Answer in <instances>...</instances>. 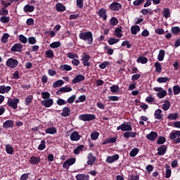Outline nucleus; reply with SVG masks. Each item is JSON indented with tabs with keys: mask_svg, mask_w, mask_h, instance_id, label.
<instances>
[{
	"mask_svg": "<svg viewBox=\"0 0 180 180\" xmlns=\"http://www.w3.org/2000/svg\"><path fill=\"white\" fill-rule=\"evenodd\" d=\"M46 134H56L57 133V129L54 127L47 128L45 130Z\"/></svg>",
	"mask_w": 180,
	"mask_h": 180,
	"instance_id": "cd10ccee",
	"label": "nucleus"
},
{
	"mask_svg": "<svg viewBox=\"0 0 180 180\" xmlns=\"http://www.w3.org/2000/svg\"><path fill=\"white\" fill-rule=\"evenodd\" d=\"M124 137L125 139H129V137H136V133L135 132H130V131H127L124 134Z\"/></svg>",
	"mask_w": 180,
	"mask_h": 180,
	"instance_id": "a18cd8bd",
	"label": "nucleus"
},
{
	"mask_svg": "<svg viewBox=\"0 0 180 180\" xmlns=\"http://www.w3.org/2000/svg\"><path fill=\"white\" fill-rule=\"evenodd\" d=\"M41 96L43 98V99L46 100V99H50V93H49L48 91H44L41 93Z\"/></svg>",
	"mask_w": 180,
	"mask_h": 180,
	"instance_id": "052dcab7",
	"label": "nucleus"
},
{
	"mask_svg": "<svg viewBox=\"0 0 180 180\" xmlns=\"http://www.w3.org/2000/svg\"><path fill=\"white\" fill-rule=\"evenodd\" d=\"M41 161V159L40 158V157L32 156L30 158L29 162L30 164H32V165H36L39 164Z\"/></svg>",
	"mask_w": 180,
	"mask_h": 180,
	"instance_id": "a211bd4d",
	"label": "nucleus"
},
{
	"mask_svg": "<svg viewBox=\"0 0 180 180\" xmlns=\"http://www.w3.org/2000/svg\"><path fill=\"white\" fill-rule=\"evenodd\" d=\"M76 159L75 158H71L68 159L63 164V167L65 169H68L71 165H74V163L75 162Z\"/></svg>",
	"mask_w": 180,
	"mask_h": 180,
	"instance_id": "423d86ee",
	"label": "nucleus"
},
{
	"mask_svg": "<svg viewBox=\"0 0 180 180\" xmlns=\"http://www.w3.org/2000/svg\"><path fill=\"white\" fill-rule=\"evenodd\" d=\"M140 32V27L139 25H134L131 27V32L133 34H137Z\"/></svg>",
	"mask_w": 180,
	"mask_h": 180,
	"instance_id": "e433bc0d",
	"label": "nucleus"
},
{
	"mask_svg": "<svg viewBox=\"0 0 180 180\" xmlns=\"http://www.w3.org/2000/svg\"><path fill=\"white\" fill-rule=\"evenodd\" d=\"M155 119H157V120H161L162 117H164V115L162 114V110L161 109H158L155 111L154 113Z\"/></svg>",
	"mask_w": 180,
	"mask_h": 180,
	"instance_id": "aec40b11",
	"label": "nucleus"
},
{
	"mask_svg": "<svg viewBox=\"0 0 180 180\" xmlns=\"http://www.w3.org/2000/svg\"><path fill=\"white\" fill-rule=\"evenodd\" d=\"M70 140L72 141H79L81 140V135L77 131H73L70 135Z\"/></svg>",
	"mask_w": 180,
	"mask_h": 180,
	"instance_id": "9b49d317",
	"label": "nucleus"
},
{
	"mask_svg": "<svg viewBox=\"0 0 180 180\" xmlns=\"http://www.w3.org/2000/svg\"><path fill=\"white\" fill-rule=\"evenodd\" d=\"M60 69L62 71H71L72 68L70 65H61Z\"/></svg>",
	"mask_w": 180,
	"mask_h": 180,
	"instance_id": "37998d69",
	"label": "nucleus"
},
{
	"mask_svg": "<svg viewBox=\"0 0 180 180\" xmlns=\"http://www.w3.org/2000/svg\"><path fill=\"white\" fill-rule=\"evenodd\" d=\"M71 115V110H70V108L65 107L63 109V112L61 113V116H63V117H67L68 116H70Z\"/></svg>",
	"mask_w": 180,
	"mask_h": 180,
	"instance_id": "393cba45",
	"label": "nucleus"
},
{
	"mask_svg": "<svg viewBox=\"0 0 180 180\" xmlns=\"http://www.w3.org/2000/svg\"><path fill=\"white\" fill-rule=\"evenodd\" d=\"M167 81H169V78L168 77H158L157 79V82H159V84H164L167 82Z\"/></svg>",
	"mask_w": 180,
	"mask_h": 180,
	"instance_id": "864d4df0",
	"label": "nucleus"
},
{
	"mask_svg": "<svg viewBox=\"0 0 180 180\" xmlns=\"http://www.w3.org/2000/svg\"><path fill=\"white\" fill-rule=\"evenodd\" d=\"M72 91V88L68 87L67 86L61 87L58 91L57 94H59V92L65 93V92H71Z\"/></svg>",
	"mask_w": 180,
	"mask_h": 180,
	"instance_id": "473e14b6",
	"label": "nucleus"
},
{
	"mask_svg": "<svg viewBox=\"0 0 180 180\" xmlns=\"http://www.w3.org/2000/svg\"><path fill=\"white\" fill-rule=\"evenodd\" d=\"M180 131L170 133V140H174V143H180Z\"/></svg>",
	"mask_w": 180,
	"mask_h": 180,
	"instance_id": "6e6552de",
	"label": "nucleus"
},
{
	"mask_svg": "<svg viewBox=\"0 0 180 180\" xmlns=\"http://www.w3.org/2000/svg\"><path fill=\"white\" fill-rule=\"evenodd\" d=\"M98 137H99V132L98 131L91 132V140H98Z\"/></svg>",
	"mask_w": 180,
	"mask_h": 180,
	"instance_id": "6e6d98bb",
	"label": "nucleus"
},
{
	"mask_svg": "<svg viewBox=\"0 0 180 180\" xmlns=\"http://www.w3.org/2000/svg\"><path fill=\"white\" fill-rule=\"evenodd\" d=\"M153 90L158 92L156 95L159 99H162L167 96V91L163 90L162 87H155Z\"/></svg>",
	"mask_w": 180,
	"mask_h": 180,
	"instance_id": "7ed1b4c3",
	"label": "nucleus"
},
{
	"mask_svg": "<svg viewBox=\"0 0 180 180\" xmlns=\"http://www.w3.org/2000/svg\"><path fill=\"white\" fill-rule=\"evenodd\" d=\"M162 16L165 19H168L169 18H171V12H169V8H165L162 11Z\"/></svg>",
	"mask_w": 180,
	"mask_h": 180,
	"instance_id": "bb28decb",
	"label": "nucleus"
},
{
	"mask_svg": "<svg viewBox=\"0 0 180 180\" xmlns=\"http://www.w3.org/2000/svg\"><path fill=\"white\" fill-rule=\"evenodd\" d=\"M120 40V39L116 38H109L108 43L110 46H113V44H116V43H119Z\"/></svg>",
	"mask_w": 180,
	"mask_h": 180,
	"instance_id": "ea45409f",
	"label": "nucleus"
},
{
	"mask_svg": "<svg viewBox=\"0 0 180 180\" xmlns=\"http://www.w3.org/2000/svg\"><path fill=\"white\" fill-rule=\"evenodd\" d=\"M19 64V62L16 59L9 58L6 61L7 67H10V68H16Z\"/></svg>",
	"mask_w": 180,
	"mask_h": 180,
	"instance_id": "0eeeda50",
	"label": "nucleus"
},
{
	"mask_svg": "<svg viewBox=\"0 0 180 180\" xmlns=\"http://www.w3.org/2000/svg\"><path fill=\"white\" fill-rule=\"evenodd\" d=\"M79 38L85 41L87 44L91 45L94 44V35L91 31L81 32L79 34Z\"/></svg>",
	"mask_w": 180,
	"mask_h": 180,
	"instance_id": "f257e3e1",
	"label": "nucleus"
},
{
	"mask_svg": "<svg viewBox=\"0 0 180 180\" xmlns=\"http://www.w3.org/2000/svg\"><path fill=\"white\" fill-rule=\"evenodd\" d=\"M13 120H6L4 124H3V127L4 129H9L11 127H13Z\"/></svg>",
	"mask_w": 180,
	"mask_h": 180,
	"instance_id": "a878e982",
	"label": "nucleus"
},
{
	"mask_svg": "<svg viewBox=\"0 0 180 180\" xmlns=\"http://www.w3.org/2000/svg\"><path fill=\"white\" fill-rule=\"evenodd\" d=\"M11 89H12V87H11V86L1 85L0 94H8L11 91Z\"/></svg>",
	"mask_w": 180,
	"mask_h": 180,
	"instance_id": "f3484780",
	"label": "nucleus"
},
{
	"mask_svg": "<svg viewBox=\"0 0 180 180\" xmlns=\"http://www.w3.org/2000/svg\"><path fill=\"white\" fill-rule=\"evenodd\" d=\"M117 23H119V20H117L116 18H112L110 19V25H112V26H116Z\"/></svg>",
	"mask_w": 180,
	"mask_h": 180,
	"instance_id": "774afa93",
	"label": "nucleus"
},
{
	"mask_svg": "<svg viewBox=\"0 0 180 180\" xmlns=\"http://www.w3.org/2000/svg\"><path fill=\"white\" fill-rule=\"evenodd\" d=\"M60 46H61V43H60V41H55L50 44V47H51V49H58Z\"/></svg>",
	"mask_w": 180,
	"mask_h": 180,
	"instance_id": "13d9d810",
	"label": "nucleus"
},
{
	"mask_svg": "<svg viewBox=\"0 0 180 180\" xmlns=\"http://www.w3.org/2000/svg\"><path fill=\"white\" fill-rule=\"evenodd\" d=\"M158 137V134L155 131H151L148 135H146V139L149 141H155V139Z\"/></svg>",
	"mask_w": 180,
	"mask_h": 180,
	"instance_id": "4468645a",
	"label": "nucleus"
},
{
	"mask_svg": "<svg viewBox=\"0 0 180 180\" xmlns=\"http://www.w3.org/2000/svg\"><path fill=\"white\" fill-rule=\"evenodd\" d=\"M117 130H122V131H131L133 128L131 127V125H130V123L127 122L118 126Z\"/></svg>",
	"mask_w": 180,
	"mask_h": 180,
	"instance_id": "20e7f679",
	"label": "nucleus"
},
{
	"mask_svg": "<svg viewBox=\"0 0 180 180\" xmlns=\"http://www.w3.org/2000/svg\"><path fill=\"white\" fill-rule=\"evenodd\" d=\"M165 57V51L160 50L159 53L158 55V61H164V58Z\"/></svg>",
	"mask_w": 180,
	"mask_h": 180,
	"instance_id": "2f4dec72",
	"label": "nucleus"
},
{
	"mask_svg": "<svg viewBox=\"0 0 180 180\" xmlns=\"http://www.w3.org/2000/svg\"><path fill=\"white\" fill-rule=\"evenodd\" d=\"M139 154V148H133L129 153L130 157H136Z\"/></svg>",
	"mask_w": 180,
	"mask_h": 180,
	"instance_id": "603ef678",
	"label": "nucleus"
},
{
	"mask_svg": "<svg viewBox=\"0 0 180 180\" xmlns=\"http://www.w3.org/2000/svg\"><path fill=\"white\" fill-rule=\"evenodd\" d=\"M117 160H119V155L115 154L112 156L107 157L105 162H108V164H112V162L117 161Z\"/></svg>",
	"mask_w": 180,
	"mask_h": 180,
	"instance_id": "ddd939ff",
	"label": "nucleus"
},
{
	"mask_svg": "<svg viewBox=\"0 0 180 180\" xmlns=\"http://www.w3.org/2000/svg\"><path fill=\"white\" fill-rule=\"evenodd\" d=\"M178 112H175V113H170L167 119L169 120H176L178 119Z\"/></svg>",
	"mask_w": 180,
	"mask_h": 180,
	"instance_id": "a19ab883",
	"label": "nucleus"
},
{
	"mask_svg": "<svg viewBox=\"0 0 180 180\" xmlns=\"http://www.w3.org/2000/svg\"><path fill=\"white\" fill-rule=\"evenodd\" d=\"M34 11V7L27 4L24 6V12H33Z\"/></svg>",
	"mask_w": 180,
	"mask_h": 180,
	"instance_id": "79ce46f5",
	"label": "nucleus"
},
{
	"mask_svg": "<svg viewBox=\"0 0 180 180\" xmlns=\"http://www.w3.org/2000/svg\"><path fill=\"white\" fill-rule=\"evenodd\" d=\"M67 57L70 60H74L75 58H78V55L73 52H69L67 53Z\"/></svg>",
	"mask_w": 180,
	"mask_h": 180,
	"instance_id": "49530a36",
	"label": "nucleus"
},
{
	"mask_svg": "<svg viewBox=\"0 0 180 180\" xmlns=\"http://www.w3.org/2000/svg\"><path fill=\"white\" fill-rule=\"evenodd\" d=\"M85 79V76L82 75H78L75 77V78L72 80V84H78V82H81Z\"/></svg>",
	"mask_w": 180,
	"mask_h": 180,
	"instance_id": "4be33fe9",
	"label": "nucleus"
},
{
	"mask_svg": "<svg viewBox=\"0 0 180 180\" xmlns=\"http://www.w3.org/2000/svg\"><path fill=\"white\" fill-rule=\"evenodd\" d=\"M154 67L155 68V72H161L162 71V66H161V63L160 62H156L154 64Z\"/></svg>",
	"mask_w": 180,
	"mask_h": 180,
	"instance_id": "4c0bfd02",
	"label": "nucleus"
},
{
	"mask_svg": "<svg viewBox=\"0 0 180 180\" xmlns=\"http://www.w3.org/2000/svg\"><path fill=\"white\" fill-rule=\"evenodd\" d=\"M10 18L9 17H6V16H3L0 18V22L1 23H8L10 20Z\"/></svg>",
	"mask_w": 180,
	"mask_h": 180,
	"instance_id": "e2e57ef3",
	"label": "nucleus"
},
{
	"mask_svg": "<svg viewBox=\"0 0 180 180\" xmlns=\"http://www.w3.org/2000/svg\"><path fill=\"white\" fill-rule=\"evenodd\" d=\"M86 101V96L85 95H82L79 97L78 100L75 101V103H79V102H85Z\"/></svg>",
	"mask_w": 180,
	"mask_h": 180,
	"instance_id": "4d7b16f0",
	"label": "nucleus"
},
{
	"mask_svg": "<svg viewBox=\"0 0 180 180\" xmlns=\"http://www.w3.org/2000/svg\"><path fill=\"white\" fill-rule=\"evenodd\" d=\"M46 58H53L54 52L52 50H48L45 53Z\"/></svg>",
	"mask_w": 180,
	"mask_h": 180,
	"instance_id": "de8ad7c7",
	"label": "nucleus"
},
{
	"mask_svg": "<svg viewBox=\"0 0 180 180\" xmlns=\"http://www.w3.org/2000/svg\"><path fill=\"white\" fill-rule=\"evenodd\" d=\"M18 39L20 43H22L23 44H26V43H27V38L25 37L23 34H20Z\"/></svg>",
	"mask_w": 180,
	"mask_h": 180,
	"instance_id": "3c124183",
	"label": "nucleus"
},
{
	"mask_svg": "<svg viewBox=\"0 0 180 180\" xmlns=\"http://www.w3.org/2000/svg\"><path fill=\"white\" fill-rule=\"evenodd\" d=\"M110 9L113 12H119L122 9V5L120 3L114 1L110 5Z\"/></svg>",
	"mask_w": 180,
	"mask_h": 180,
	"instance_id": "1a4fd4ad",
	"label": "nucleus"
},
{
	"mask_svg": "<svg viewBox=\"0 0 180 180\" xmlns=\"http://www.w3.org/2000/svg\"><path fill=\"white\" fill-rule=\"evenodd\" d=\"M22 49H23V46H22L21 44H15L11 48V51L20 53Z\"/></svg>",
	"mask_w": 180,
	"mask_h": 180,
	"instance_id": "6ab92c4d",
	"label": "nucleus"
},
{
	"mask_svg": "<svg viewBox=\"0 0 180 180\" xmlns=\"http://www.w3.org/2000/svg\"><path fill=\"white\" fill-rule=\"evenodd\" d=\"M8 39H9V34H3V36L1 37V43H3V44H6V43H8Z\"/></svg>",
	"mask_w": 180,
	"mask_h": 180,
	"instance_id": "c9c22d12",
	"label": "nucleus"
},
{
	"mask_svg": "<svg viewBox=\"0 0 180 180\" xmlns=\"http://www.w3.org/2000/svg\"><path fill=\"white\" fill-rule=\"evenodd\" d=\"M115 34L117 37L120 38L123 37V33H122V27H118L115 30Z\"/></svg>",
	"mask_w": 180,
	"mask_h": 180,
	"instance_id": "7c9ffc66",
	"label": "nucleus"
},
{
	"mask_svg": "<svg viewBox=\"0 0 180 180\" xmlns=\"http://www.w3.org/2000/svg\"><path fill=\"white\" fill-rule=\"evenodd\" d=\"M77 180H89V175L79 174L75 176Z\"/></svg>",
	"mask_w": 180,
	"mask_h": 180,
	"instance_id": "b1692460",
	"label": "nucleus"
},
{
	"mask_svg": "<svg viewBox=\"0 0 180 180\" xmlns=\"http://www.w3.org/2000/svg\"><path fill=\"white\" fill-rule=\"evenodd\" d=\"M109 64H110V63L108 61H104L99 65V68H101V70H105V68H106V67H108Z\"/></svg>",
	"mask_w": 180,
	"mask_h": 180,
	"instance_id": "bf43d9fd",
	"label": "nucleus"
},
{
	"mask_svg": "<svg viewBox=\"0 0 180 180\" xmlns=\"http://www.w3.org/2000/svg\"><path fill=\"white\" fill-rule=\"evenodd\" d=\"M84 145H79L73 151L74 154H75V155H78V154H79V153H81V151H82V150H84Z\"/></svg>",
	"mask_w": 180,
	"mask_h": 180,
	"instance_id": "58836bf2",
	"label": "nucleus"
},
{
	"mask_svg": "<svg viewBox=\"0 0 180 180\" xmlns=\"http://www.w3.org/2000/svg\"><path fill=\"white\" fill-rule=\"evenodd\" d=\"M44 148H46V141L42 140V141H41V143L38 146V150L39 151H43V150H44Z\"/></svg>",
	"mask_w": 180,
	"mask_h": 180,
	"instance_id": "8fccbe9b",
	"label": "nucleus"
},
{
	"mask_svg": "<svg viewBox=\"0 0 180 180\" xmlns=\"http://www.w3.org/2000/svg\"><path fill=\"white\" fill-rule=\"evenodd\" d=\"M56 102H57L58 105H59V106H63L64 105H67V101H65V100H64L63 98L58 99V101Z\"/></svg>",
	"mask_w": 180,
	"mask_h": 180,
	"instance_id": "69168bd1",
	"label": "nucleus"
},
{
	"mask_svg": "<svg viewBox=\"0 0 180 180\" xmlns=\"http://www.w3.org/2000/svg\"><path fill=\"white\" fill-rule=\"evenodd\" d=\"M87 164L88 165H94L95 161H96V158L92 155V153H89L87 156Z\"/></svg>",
	"mask_w": 180,
	"mask_h": 180,
	"instance_id": "2eb2a0df",
	"label": "nucleus"
},
{
	"mask_svg": "<svg viewBox=\"0 0 180 180\" xmlns=\"http://www.w3.org/2000/svg\"><path fill=\"white\" fill-rule=\"evenodd\" d=\"M110 91L113 94H116V92H119V86H117V85L111 86Z\"/></svg>",
	"mask_w": 180,
	"mask_h": 180,
	"instance_id": "680f3d73",
	"label": "nucleus"
},
{
	"mask_svg": "<svg viewBox=\"0 0 180 180\" xmlns=\"http://www.w3.org/2000/svg\"><path fill=\"white\" fill-rule=\"evenodd\" d=\"M98 15L100 18L103 19V20H106V19H108V15H106V9L100 8L98 11Z\"/></svg>",
	"mask_w": 180,
	"mask_h": 180,
	"instance_id": "dca6fc26",
	"label": "nucleus"
},
{
	"mask_svg": "<svg viewBox=\"0 0 180 180\" xmlns=\"http://www.w3.org/2000/svg\"><path fill=\"white\" fill-rule=\"evenodd\" d=\"M28 43L29 44H36V43H37V41L36 40V38H34V37H30L28 38Z\"/></svg>",
	"mask_w": 180,
	"mask_h": 180,
	"instance_id": "0e129e2a",
	"label": "nucleus"
},
{
	"mask_svg": "<svg viewBox=\"0 0 180 180\" xmlns=\"http://www.w3.org/2000/svg\"><path fill=\"white\" fill-rule=\"evenodd\" d=\"M169 108H171V102H169L168 100H165L162 105V110L167 112V110H169Z\"/></svg>",
	"mask_w": 180,
	"mask_h": 180,
	"instance_id": "412c9836",
	"label": "nucleus"
},
{
	"mask_svg": "<svg viewBox=\"0 0 180 180\" xmlns=\"http://www.w3.org/2000/svg\"><path fill=\"white\" fill-rule=\"evenodd\" d=\"M141 13L143 15H153V10L150 8H143L141 11Z\"/></svg>",
	"mask_w": 180,
	"mask_h": 180,
	"instance_id": "09e8293b",
	"label": "nucleus"
},
{
	"mask_svg": "<svg viewBox=\"0 0 180 180\" xmlns=\"http://www.w3.org/2000/svg\"><path fill=\"white\" fill-rule=\"evenodd\" d=\"M180 32V28L179 27H172V32L173 34H178Z\"/></svg>",
	"mask_w": 180,
	"mask_h": 180,
	"instance_id": "338daca9",
	"label": "nucleus"
},
{
	"mask_svg": "<svg viewBox=\"0 0 180 180\" xmlns=\"http://www.w3.org/2000/svg\"><path fill=\"white\" fill-rule=\"evenodd\" d=\"M63 85H64V81L62 79L57 80L53 84V88H59L63 86Z\"/></svg>",
	"mask_w": 180,
	"mask_h": 180,
	"instance_id": "72a5a7b5",
	"label": "nucleus"
},
{
	"mask_svg": "<svg viewBox=\"0 0 180 180\" xmlns=\"http://www.w3.org/2000/svg\"><path fill=\"white\" fill-rule=\"evenodd\" d=\"M173 94H174V95H179V94H180L179 85H176V86H173Z\"/></svg>",
	"mask_w": 180,
	"mask_h": 180,
	"instance_id": "5fc2aeb1",
	"label": "nucleus"
},
{
	"mask_svg": "<svg viewBox=\"0 0 180 180\" xmlns=\"http://www.w3.org/2000/svg\"><path fill=\"white\" fill-rule=\"evenodd\" d=\"M136 63L141 64H147V63H148V59H147V58H146L145 56H139L136 59Z\"/></svg>",
	"mask_w": 180,
	"mask_h": 180,
	"instance_id": "c85d7f7f",
	"label": "nucleus"
},
{
	"mask_svg": "<svg viewBox=\"0 0 180 180\" xmlns=\"http://www.w3.org/2000/svg\"><path fill=\"white\" fill-rule=\"evenodd\" d=\"M90 60L91 56L89 55L84 54L82 58L83 65H84V67H89V65H91V63H89Z\"/></svg>",
	"mask_w": 180,
	"mask_h": 180,
	"instance_id": "f8f14e48",
	"label": "nucleus"
},
{
	"mask_svg": "<svg viewBox=\"0 0 180 180\" xmlns=\"http://www.w3.org/2000/svg\"><path fill=\"white\" fill-rule=\"evenodd\" d=\"M57 12H64L65 11V6L63 5L61 3H58L56 5Z\"/></svg>",
	"mask_w": 180,
	"mask_h": 180,
	"instance_id": "c756f323",
	"label": "nucleus"
},
{
	"mask_svg": "<svg viewBox=\"0 0 180 180\" xmlns=\"http://www.w3.org/2000/svg\"><path fill=\"white\" fill-rule=\"evenodd\" d=\"M54 104V101L52 98H47L41 101V105L45 108H51Z\"/></svg>",
	"mask_w": 180,
	"mask_h": 180,
	"instance_id": "9d476101",
	"label": "nucleus"
},
{
	"mask_svg": "<svg viewBox=\"0 0 180 180\" xmlns=\"http://www.w3.org/2000/svg\"><path fill=\"white\" fill-rule=\"evenodd\" d=\"M32 101H33V95H29L25 98V105L27 106L29 105V103H32Z\"/></svg>",
	"mask_w": 180,
	"mask_h": 180,
	"instance_id": "c03bdc74",
	"label": "nucleus"
},
{
	"mask_svg": "<svg viewBox=\"0 0 180 180\" xmlns=\"http://www.w3.org/2000/svg\"><path fill=\"white\" fill-rule=\"evenodd\" d=\"M79 119L83 122H91V120H95L96 116L94 114H82L79 116Z\"/></svg>",
	"mask_w": 180,
	"mask_h": 180,
	"instance_id": "f03ea898",
	"label": "nucleus"
},
{
	"mask_svg": "<svg viewBox=\"0 0 180 180\" xmlns=\"http://www.w3.org/2000/svg\"><path fill=\"white\" fill-rule=\"evenodd\" d=\"M158 155H164L167 153V146L162 145L158 148Z\"/></svg>",
	"mask_w": 180,
	"mask_h": 180,
	"instance_id": "5701e85b",
	"label": "nucleus"
},
{
	"mask_svg": "<svg viewBox=\"0 0 180 180\" xmlns=\"http://www.w3.org/2000/svg\"><path fill=\"white\" fill-rule=\"evenodd\" d=\"M19 98H8L7 103L10 108H13L14 110L18 109V103H19Z\"/></svg>",
	"mask_w": 180,
	"mask_h": 180,
	"instance_id": "39448f33",
	"label": "nucleus"
},
{
	"mask_svg": "<svg viewBox=\"0 0 180 180\" xmlns=\"http://www.w3.org/2000/svg\"><path fill=\"white\" fill-rule=\"evenodd\" d=\"M6 152L7 154L12 155L13 154V146L11 144H6Z\"/></svg>",
	"mask_w": 180,
	"mask_h": 180,
	"instance_id": "f704fd0d",
	"label": "nucleus"
}]
</instances>
